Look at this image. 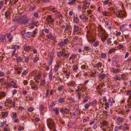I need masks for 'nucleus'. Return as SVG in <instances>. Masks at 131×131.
<instances>
[{"label":"nucleus","instance_id":"1","mask_svg":"<svg viewBox=\"0 0 131 131\" xmlns=\"http://www.w3.org/2000/svg\"><path fill=\"white\" fill-rule=\"evenodd\" d=\"M99 37H101V41L104 42L107 38V34L101 25H99Z\"/></svg>","mask_w":131,"mask_h":131},{"label":"nucleus","instance_id":"2","mask_svg":"<svg viewBox=\"0 0 131 131\" xmlns=\"http://www.w3.org/2000/svg\"><path fill=\"white\" fill-rule=\"evenodd\" d=\"M34 20L32 19H29L24 20L23 22V24L25 26H28L33 24Z\"/></svg>","mask_w":131,"mask_h":131},{"label":"nucleus","instance_id":"3","mask_svg":"<svg viewBox=\"0 0 131 131\" xmlns=\"http://www.w3.org/2000/svg\"><path fill=\"white\" fill-rule=\"evenodd\" d=\"M12 86L13 87L16 88L17 87L16 83L13 81H10L9 82L7 83L5 87L6 89H7Z\"/></svg>","mask_w":131,"mask_h":131},{"label":"nucleus","instance_id":"4","mask_svg":"<svg viewBox=\"0 0 131 131\" xmlns=\"http://www.w3.org/2000/svg\"><path fill=\"white\" fill-rule=\"evenodd\" d=\"M47 124L49 127H50L51 128L53 127V125L51 121V120L50 119H48L47 121Z\"/></svg>","mask_w":131,"mask_h":131},{"label":"nucleus","instance_id":"5","mask_svg":"<svg viewBox=\"0 0 131 131\" xmlns=\"http://www.w3.org/2000/svg\"><path fill=\"white\" fill-rule=\"evenodd\" d=\"M61 112L64 114H67L69 112V110L68 109L66 108H62L60 110Z\"/></svg>","mask_w":131,"mask_h":131},{"label":"nucleus","instance_id":"6","mask_svg":"<svg viewBox=\"0 0 131 131\" xmlns=\"http://www.w3.org/2000/svg\"><path fill=\"white\" fill-rule=\"evenodd\" d=\"M120 30L122 31H124L127 29V28L126 27V25L124 24L123 25L121 26L120 27Z\"/></svg>","mask_w":131,"mask_h":131},{"label":"nucleus","instance_id":"7","mask_svg":"<svg viewBox=\"0 0 131 131\" xmlns=\"http://www.w3.org/2000/svg\"><path fill=\"white\" fill-rule=\"evenodd\" d=\"M122 129L124 131H125L129 129V127L128 125L126 123L124 124L123 126H122Z\"/></svg>","mask_w":131,"mask_h":131},{"label":"nucleus","instance_id":"8","mask_svg":"<svg viewBox=\"0 0 131 131\" xmlns=\"http://www.w3.org/2000/svg\"><path fill=\"white\" fill-rule=\"evenodd\" d=\"M26 16L25 15H24L23 16H22L21 17H20L19 19V21H22V23L23 24V22H24V20H26Z\"/></svg>","mask_w":131,"mask_h":131},{"label":"nucleus","instance_id":"9","mask_svg":"<svg viewBox=\"0 0 131 131\" xmlns=\"http://www.w3.org/2000/svg\"><path fill=\"white\" fill-rule=\"evenodd\" d=\"M107 122L105 120L103 121L102 122H101L100 123L101 124V126L106 127L107 126Z\"/></svg>","mask_w":131,"mask_h":131},{"label":"nucleus","instance_id":"10","mask_svg":"<svg viewBox=\"0 0 131 131\" xmlns=\"http://www.w3.org/2000/svg\"><path fill=\"white\" fill-rule=\"evenodd\" d=\"M47 20L49 22L52 23L54 21L53 20L51 15H49L47 17Z\"/></svg>","mask_w":131,"mask_h":131},{"label":"nucleus","instance_id":"11","mask_svg":"<svg viewBox=\"0 0 131 131\" xmlns=\"http://www.w3.org/2000/svg\"><path fill=\"white\" fill-rule=\"evenodd\" d=\"M118 12L119 13V14L117 15V16L118 17H122L123 16V13H124V12L123 11H118Z\"/></svg>","mask_w":131,"mask_h":131},{"label":"nucleus","instance_id":"12","mask_svg":"<svg viewBox=\"0 0 131 131\" xmlns=\"http://www.w3.org/2000/svg\"><path fill=\"white\" fill-rule=\"evenodd\" d=\"M124 120V119L122 117H119L117 119V122L119 123H121L123 122Z\"/></svg>","mask_w":131,"mask_h":131},{"label":"nucleus","instance_id":"13","mask_svg":"<svg viewBox=\"0 0 131 131\" xmlns=\"http://www.w3.org/2000/svg\"><path fill=\"white\" fill-rule=\"evenodd\" d=\"M30 84L31 85V88L32 89H34V90H36L37 89L38 87L37 85H35L32 86V85L31 84Z\"/></svg>","mask_w":131,"mask_h":131},{"label":"nucleus","instance_id":"14","mask_svg":"<svg viewBox=\"0 0 131 131\" xmlns=\"http://www.w3.org/2000/svg\"><path fill=\"white\" fill-rule=\"evenodd\" d=\"M32 33L31 32H27L25 34L26 36L28 37L29 38L32 35Z\"/></svg>","mask_w":131,"mask_h":131},{"label":"nucleus","instance_id":"15","mask_svg":"<svg viewBox=\"0 0 131 131\" xmlns=\"http://www.w3.org/2000/svg\"><path fill=\"white\" fill-rule=\"evenodd\" d=\"M10 14V12L8 10H7L5 13V15L6 18H8Z\"/></svg>","mask_w":131,"mask_h":131},{"label":"nucleus","instance_id":"16","mask_svg":"<svg viewBox=\"0 0 131 131\" xmlns=\"http://www.w3.org/2000/svg\"><path fill=\"white\" fill-rule=\"evenodd\" d=\"M113 102V98H110L108 101V104L110 106H112V105Z\"/></svg>","mask_w":131,"mask_h":131},{"label":"nucleus","instance_id":"17","mask_svg":"<svg viewBox=\"0 0 131 131\" xmlns=\"http://www.w3.org/2000/svg\"><path fill=\"white\" fill-rule=\"evenodd\" d=\"M74 32H77L79 30V27L78 26L74 25Z\"/></svg>","mask_w":131,"mask_h":131},{"label":"nucleus","instance_id":"18","mask_svg":"<svg viewBox=\"0 0 131 131\" xmlns=\"http://www.w3.org/2000/svg\"><path fill=\"white\" fill-rule=\"evenodd\" d=\"M5 37L3 35H1L0 36V41L2 42H4V40H5Z\"/></svg>","mask_w":131,"mask_h":131},{"label":"nucleus","instance_id":"19","mask_svg":"<svg viewBox=\"0 0 131 131\" xmlns=\"http://www.w3.org/2000/svg\"><path fill=\"white\" fill-rule=\"evenodd\" d=\"M44 107L43 106L41 105L39 107V109L40 111V113L41 114H43V113H41V112L42 111L44 110Z\"/></svg>","mask_w":131,"mask_h":131},{"label":"nucleus","instance_id":"20","mask_svg":"<svg viewBox=\"0 0 131 131\" xmlns=\"http://www.w3.org/2000/svg\"><path fill=\"white\" fill-rule=\"evenodd\" d=\"M119 10H118L117 9H115V8L114 9L113 11L112 12L114 13H115L116 15L117 16V15L119 13L118 12Z\"/></svg>","mask_w":131,"mask_h":131},{"label":"nucleus","instance_id":"21","mask_svg":"<svg viewBox=\"0 0 131 131\" xmlns=\"http://www.w3.org/2000/svg\"><path fill=\"white\" fill-rule=\"evenodd\" d=\"M98 73L97 72H95L94 73H92L91 74V76H93L95 77L96 75H97Z\"/></svg>","mask_w":131,"mask_h":131},{"label":"nucleus","instance_id":"22","mask_svg":"<svg viewBox=\"0 0 131 131\" xmlns=\"http://www.w3.org/2000/svg\"><path fill=\"white\" fill-rule=\"evenodd\" d=\"M53 59V57L51 56H50V58L49 59L50 62L49 63V65L51 64L52 62Z\"/></svg>","mask_w":131,"mask_h":131},{"label":"nucleus","instance_id":"23","mask_svg":"<svg viewBox=\"0 0 131 131\" xmlns=\"http://www.w3.org/2000/svg\"><path fill=\"white\" fill-rule=\"evenodd\" d=\"M79 19L77 17H75L73 19L74 22L76 23H78L79 22Z\"/></svg>","mask_w":131,"mask_h":131},{"label":"nucleus","instance_id":"24","mask_svg":"<svg viewBox=\"0 0 131 131\" xmlns=\"http://www.w3.org/2000/svg\"><path fill=\"white\" fill-rule=\"evenodd\" d=\"M77 57V56L75 54H73L69 58V59H74L75 58H76Z\"/></svg>","mask_w":131,"mask_h":131},{"label":"nucleus","instance_id":"25","mask_svg":"<svg viewBox=\"0 0 131 131\" xmlns=\"http://www.w3.org/2000/svg\"><path fill=\"white\" fill-rule=\"evenodd\" d=\"M58 102L60 103H62L64 101V98H60L58 100Z\"/></svg>","mask_w":131,"mask_h":131},{"label":"nucleus","instance_id":"26","mask_svg":"<svg viewBox=\"0 0 131 131\" xmlns=\"http://www.w3.org/2000/svg\"><path fill=\"white\" fill-rule=\"evenodd\" d=\"M5 93L4 92H1L0 94V99L1 98L4 97L5 96Z\"/></svg>","mask_w":131,"mask_h":131},{"label":"nucleus","instance_id":"27","mask_svg":"<svg viewBox=\"0 0 131 131\" xmlns=\"http://www.w3.org/2000/svg\"><path fill=\"white\" fill-rule=\"evenodd\" d=\"M112 69L113 71L115 73H117L119 71V69L116 68H113Z\"/></svg>","mask_w":131,"mask_h":131},{"label":"nucleus","instance_id":"28","mask_svg":"<svg viewBox=\"0 0 131 131\" xmlns=\"http://www.w3.org/2000/svg\"><path fill=\"white\" fill-rule=\"evenodd\" d=\"M127 102L128 103L127 104V105L130 108H131V100H127Z\"/></svg>","mask_w":131,"mask_h":131},{"label":"nucleus","instance_id":"29","mask_svg":"<svg viewBox=\"0 0 131 131\" xmlns=\"http://www.w3.org/2000/svg\"><path fill=\"white\" fill-rule=\"evenodd\" d=\"M121 76L122 80H124L126 77V75L124 74H121Z\"/></svg>","mask_w":131,"mask_h":131},{"label":"nucleus","instance_id":"30","mask_svg":"<svg viewBox=\"0 0 131 131\" xmlns=\"http://www.w3.org/2000/svg\"><path fill=\"white\" fill-rule=\"evenodd\" d=\"M60 65L59 64H58L57 65L55 66L54 67V71L55 72H57L58 70V68L59 67Z\"/></svg>","mask_w":131,"mask_h":131},{"label":"nucleus","instance_id":"31","mask_svg":"<svg viewBox=\"0 0 131 131\" xmlns=\"http://www.w3.org/2000/svg\"><path fill=\"white\" fill-rule=\"evenodd\" d=\"M106 76V75L105 74H101L100 77V79H103Z\"/></svg>","mask_w":131,"mask_h":131},{"label":"nucleus","instance_id":"32","mask_svg":"<svg viewBox=\"0 0 131 131\" xmlns=\"http://www.w3.org/2000/svg\"><path fill=\"white\" fill-rule=\"evenodd\" d=\"M71 27V26L70 25L67 26L64 30V31H67Z\"/></svg>","mask_w":131,"mask_h":131},{"label":"nucleus","instance_id":"33","mask_svg":"<svg viewBox=\"0 0 131 131\" xmlns=\"http://www.w3.org/2000/svg\"><path fill=\"white\" fill-rule=\"evenodd\" d=\"M55 9V8H49V10L51 12H53V13H57V11H55L54 10Z\"/></svg>","mask_w":131,"mask_h":131},{"label":"nucleus","instance_id":"34","mask_svg":"<svg viewBox=\"0 0 131 131\" xmlns=\"http://www.w3.org/2000/svg\"><path fill=\"white\" fill-rule=\"evenodd\" d=\"M52 70H51L49 74V79L50 81H51L52 80Z\"/></svg>","mask_w":131,"mask_h":131},{"label":"nucleus","instance_id":"35","mask_svg":"<svg viewBox=\"0 0 131 131\" xmlns=\"http://www.w3.org/2000/svg\"><path fill=\"white\" fill-rule=\"evenodd\" d=\"M85 17L86 16L84 14H82L79 17L81 19H83L85 18Z\"/></svg>","mask_w":131,"mask_h":131},{"label":"nucleus","instance_id":"36","mask_svg":"<svg viewBox=\"0 0 131 131\" xmlns=\"http://www.w3.org/2000/svg\"><path fill=\"white\" fill-rule=\"evenodd\" d=\"M109 104H108V103L107 102H106L105 104V105L106 106H105V108L106 109H107V108H109Z\"/></svg>","mask_w":131,"mask_h":131},{"label":"nucleus","instance_id":"37","mask_svg":"<svg viewBox=\"0 0 131 131\" xmlns=\"http://www.w3.org/2000/svg\"><path fill=\"white\" fill-rule=\"evenodd\" d=\"M106 56V54L105 53H102L101 54V57L102 58H105Z\"/></svg>","mask_w":131,"mask_h":131},{"label":"nucleus","instance_id":"38","mask_svg":"<svg viewBox=\"0 0 131 131\" xmlns=\"http://www.w3.org/2000/svg\"><path fill=\"white\" fill-rule=\"evenodd\" d=\"M58 45H59V47H62L64 45V43L63 42H61L58 44Z\"/></svg>","mask_w":131,"mask_h":131},{"label":"nucleus","instance_id":"39","mask_svg":"<svg viewBox=\"0 0 131 131\" xmlns=\"http://www.w3.org/2000/svg\"><path fill=\"white\" fill-rule=\"evenodd\" d=\"M6 122V121H4L3 122H2L1 124V125L0 126V127H3L4 124H5Z\"/></svg>","mask_w":131,"mask_h":131},{"label":"nucleus","instance_id":"40","mask_svg":"<svg viewBox=\"0 0 131 131\" xmlns=\"http://www.w3.org/2000/svg\"><path fill=\"white\" fill-rule=\"evenodd\" d=\"M64 88L63 86L61 85L58 88V90L60 91H61L63 90Z\"/></svg>","mask_w":131,"mask_h":131},{"label":"nucleus","instance_id":"41","mask_svg":"<svg viewBox=\"0 0 131 131\" xmlns=\"http://www.w3.org/2000/svg\"><path fill=\"white\" fill-rule=\"evenodd\" d=\"M8 114V113L6 112L2 116V117L3 118H4L6 117L7 116Z\"/></svg>","mask_w":131,"mask_h":131},{"label":"nucleus","instance_id":"42","mask_svg":"<svg viewBox=\"0 0 131 131\" xmlns=\"http://www.w3.org/2000/svg\"><path fill=\"white\" fill-rule=\"evenodd\" d=\"M23 69L22 67H21L19 70L17 71V73L18 74H19L22 71Z\"/></svg>","mask_w":131,"mask_h":131},{"label":"nucleus","instance_id":"43","mask_svg":"<svg viewBox=\"0 0 131 131\" xmlns=\"http://www.w3.org/2000/svg\"><path fill=\"white\" fill-rule=\"evenodd\" d=\"M115 49L114 48H112V49H110V51L108 52V53L110 54L112 52L114 51L115 50Z\"/></svg>","mask_w":131,"mask_h":131},{"label":"nucleus","instance_id":"44","mask_svg":"<svg viewBox=\"0 0 131 131\" xmlns=\"http://www.w3.org/2000/svg\"><path fill=\"white\" fill-rule=\"evenodd\" d=\"M78 115V113L77 112H74L73 114V118H76Z\"/></svg>","mask_w":131,"mask_h":131},{"label":"nucleus","instance_id":"45","mask_svg":"<svg viewBox=\"0 0 131 131\" xmlns=\"http://www.w3.org/2000/svg\"><path fill=\"white\" fill-rule=\"evenodd\" d=\"M48 37L50 39H52L53 38V37L52 36L51 34H49L48 35Z\"/></svg>","mask_w":131,"mask_h":131},{"label":"nucleus","instance_id":"46","mask_svg":"<svg viewBox=\"0 0 131 131\" xmlns=\"http://www.w3.org/2000/svg\"><path fill=\"white\" fill-rule=\"evenodd\" d=\"M69 1H71L70 2H68V4H72L75 3V0H69Z\"/></svg>","mask_w":131,"mask_h":131},{"label":"nucleus","instance_id":"47","mask_svg":"<svg viewBox=\"0 0 131 131\" xmlns=\"http://www.w3.org/2000/svg\"><path fill=\"white\" fill-rule=\"evenodd\" d=\"M34 108L33 107H29L28 109V111L30 112H31L33 110H34Z\"/></svg>","mask_w":131,"mask_h":131},{"label":"nucleus","instance_id":"48","mask_svg":"<svg viewBox=\"0 0 131 131\" xmlns=\"http://www.w3.org/2000/svg\"><path fill=\"white\" fill-rule=\"evenodd\" d=\"M53 110L55 112L56 115H58L59 114V113L58 112V111L57 108L54 109Z\"/></svg>","mask_w":131,"mask_h":131},{"label":"nucleus","instance_id":"49","mask_svg":"<svg viewBox=\"0 0 131 131\" xmlns=\"http://www.w3.org/2000/svg\"><path fill=\"white\" fill-rule=\"evenodd\" d=\"M62 52H61V51H60L59 52H58L57 54V56H58L60 57L61 56H62Z\"/></svg>","mask_w":131,"mask_h":131},{"label":"nucleus","instance_id":"50","mask_svg":"<svg viewBox=\"0 0 131 131\" xmlns=\"http://www.w3.org/2000/svg\"><path fill=\"white\" fill-rule=\"evenodd\" d=\"M4 4V3L3 1H0V9L2 8Z\"/></svg>","mask_w":131,"mask_h":131},{"label":"nucleus","instance_id":"51","mask_svg":"<svg viewBox=\"0 0 131 131\" xmlns=\"http://www.w3.org/2000/svg\"><path fill=\"white\" fill-rule=\"evenodd\" d=\"M24 49L25 50L27 51H29L30 49L29 46H28L25 47Z\"/></svg>","mask_w":131,"mask_h":131},{"label":"nucleus","instance_id":"52","mask_svg":"<svg viewBox=\"0 0 131 131\" xmlns=\"http://www.w3.org/2000/svg\"><path fill=\"white\" fill-rule=\"evenodd\" d=\"M90 106L88 104H86L84 106L85 108L86 109H87Z\"/></svg>","mask_w":131,"mask_h":131},{"label":"nucleus","instance_id":"53","mask_svg":"<svg viewBox=\"0 0 131 131\" xmlns=\"http://www.w3.org/2000/svg\"><path fill=\"white\" fill-rule=\"evenodd\" d=\"M39 59V58L38 57H36L33 60L34 62H36Z\"/></svg>","mask_w":131,"mask_h":131},{"label":"nucleus","instance_id":"54","mask_svg":"<svg viewBox=\"0 0 131 131\" xmlns=\"http://www.w3.org/2000/svg\"><path fill=\"white\" fill-rule=\"evenodd\" d=\"M107 44H109L111 43V41L110 38H109L107 39Z\"/></svg>","mask_w":131,"mask_h":131},{"label":"nucleus","instance_id":"55","mask_svg":"<svg viewBox=\"0 0 131 131\" xmlns=\"http://www.w3.org/2000/svg\"><path fill=\"white\" fill-rule=\"evenodd\" d=\"M68 39H65L63 41V43L66 44H67L68 43Z\"/></svg>","mask_w":131,"mask_h":131},{"label":"nucleus","instance_id":"56","mask_svg":"<svg viewBox=\"0 0 131 131\" xmlns=\"http://www.w3.org/2000/svg\"><path fill=\"white\" fill-rule=\"evenodd\" d=\"M41 75L40 74H38L37 76H36L35 77V79H39Z\"/></svg>","mask_w":131,"mask_h":131},{"label":"nucleus","instance_id":"57","mask_svg":"<svg viewBox=\"0 0 131 131\" xmlns=\"http://www.w3.org/2000/svg\"><path fill=\"white\" fill-rule=\"evenodd\" d=\"M14 51H13V52L12 53V56H13L14 54L15 53L16 51V49H15V48H14V47H13L12 48V49H14Z\"/></svg>","mask_w":131,"mask_h":131},{"label":"nucleus","instance_id":"58","mask_svg":"<svg viewBox=\"0 0 131 131\" xmlns=\"http://www.w3.org/2000/svg\"><path fill=\"white\" fill-rule=\"evenodd\" d=\"M24 129V128L23 126H20L18 128V130H23Z\"/></svg>","mask_w":131,"mask_h":131},{"label":"nucleus","instance_id":"59","mask_svg":"<svg viewBox=\"0 0 131 131\" xmlns=\"http://www.w3.org/2000/svg\"><path fill=\"white\" fill-rule=\"evenodd\" d=\"M127 95H131V90L127 91Z\"/></svg>","mask_w":131,"mask_h":131},{"label":"nucleus","instance_id":"60","mask_svg":"<svg viewBox=\"0 0 131 131\" xmlns=\"http://www.w3.org/2000/svg\"><path fill=\"white\" fill-rule=\"evenodd\" d=\"M109 1V0H106L104 1L103 3V4L105 5H106L108 3Z\"/></svg>","mask_w":131,"mask_h":131},{"label":"nucleus","instance_id":"61","mask_svg":"<svg viewBox=\"0 0 131 131\" xmlns=\"http://www.w3.org/2000/svg\"><path fill=\"white\" fill-rule=\"evenodd\" d=\"M45 82V80H42L41 83H40V84L41 85H43L44 84V83Z\"/></svg>","mask_w":131,"mask_h":131},{"label":"nucleus","instance_id":"62","mask_svg":"<svg viewBox=\"0 0 131 131\" xmlns=\"http://www.w3.org/2000/svg\"><path fill=\"white\" fill-rule=\"evenodd\" d=\"M97 127V123L94 124L93 126V128L94 129L96 128Z\"/></svg>","mask_w":131,"mask_h":131},{"label":"nucleus","instance_id":"63","mask_svg":"<svg viewBox=\"0 0 131 131\" xmlns=\"http://www.w3.org/2000/svg\"><path fill=\"white\" fill-rule=\"evenodd\" d=\"M37 30L36 29L33 31L32 33L34 35L36 34L37 33Z\"/></svg>","mask_w":131,"mask_h":131},{"label":"nucleus","instance_id":"64","mask_svg":"<svg viewBox=\"0 0 131 131\" xmlns=\"http://www.w3.org/2000/svg\"><path fill=\"white\" fill-rule=\"evenodd\" d=\"M84 49L86 51H88L89 50L90 48L88 47H84Z\"/></svg>","mask_w":131,"mask_h":131}]
</instances>
